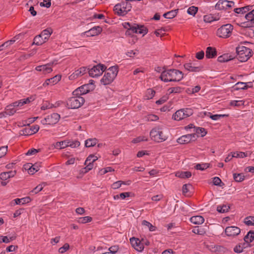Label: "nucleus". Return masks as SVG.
<instances>
[{"mask_svg":"<svg viewBox=\"0 0 254 254\" xmlns=\"http://www.w3.org/2000/svg\"><path fill=\"white\" fill-rule=\"evenodd\" d=\"M40 5L41 7L49 8L51 5V0H43V2L40 3Z\"/></svg>","mask_w":254,"mask_h":254,"instance_id":"nucleus-53","label":"nucleus"},{"mask_svg":"<svg viewBox=\"0 0 254 254\" xmlns=\"http://www.w3.org/2000/svg\"><path fill=\"white\" fill-rule=\"evenodd\" d=\"M195 131L196 134H200L201 137H204L207 134V131L203 127H196Z\"/></svg>","mask_w":254,"mask_h":254,"instance_id":"nucleus-38","label":"nucleus"},{"mask_svg":"<svg viewBox=\"0 0 254 254\" xmlns=\"http://www.w3.org/2000/svg\"><path fill=\"white\" fill-rule=\"evenodd\" d=\"M208 167L209 165L207 163L202 164H198L195 166V168L197 170H200L202 171L204 170V169H207V168H208Z\"/></svg>","mask_w":254,"mask_h":254,"instance_id":"nucleus-55","label":"nucleus"},{"mask_svg":"<svg viewBox=\"0 0 254 254\" xmlns=\"http://www.w3.org/2000/svg\"><path fill=\"white\" fill-rule=\"evenodd\" d=\"M61 76L60 75H57L52 78L47 79L43 84V86H45V85H49L50 84L54 85L58 83L61 80Z\"/></svg>","mask_w":254,"mask_h":254,"instance_id":"nucleus-21","label":"nucleus"},{"mask_svg":"<svg viewBox=\"0 0 254 254\" xmlns=\"http://www.w3.org/2000/svg\"><path fill=\"white\" fill-rule=\"evenodd\" d=\"M119 71V66L115 65L110 67L108 69L107 72L110 73L113 77L116 78Z\"/></svg>","mask_w":254,"mask_h":254,"instance_id":"nucleus-28","label":"nucleus"},{"mask_svg":"<svg viewBox=\"0 0 254 254\" xmlns=\"http://www.w3.org/2000/svg\"><path fill=\"white\" fill-rule=\"evenodd\" d=\"M244 223L248 226H254V216H248L245 218Z\"/></svg>","mask_w":254,"mask_h":254,"instance_id":"nucleus-40","label":"nucleus"},{"mask_svg":"<svg viewBox=\"0 0 254 254\" xmlns=\"http://www.w3.org/2000/svg\"><path fill=\"white\" fill-rule=\"evenodd\" d=\"M69 248V245L67 243H65L62 247H61L59 249V252L61 254H63L67 251Z\"/></svg>","mask_w":254,"mask_h":254,"instance_id":"nucleus-56","label":"nucleus"},{"mask_svg":"<svg viewBox=\"0 0 254 254\" xmlns=\"http://www.w3.org/2000/svg\"><path fill=\"white\" fill-rule=\"evenodd\" d=\"M106 69V66L105 65L99 64L90 69L88 73L91 77H97L101 75Z\"/></svg>","mask_w":254,"mask_h":254,"instance_id":"nucleus-9","label":"nucleus"},{"mask_svg":"<svg viewBox=\"0 0 254 254\" xmlns=\"http://www.w3.org/2000/svg\"><path fill=\"white\" fill-rule=\"evenodd\" d=\"M183 112H184V108L177 111L175 114H173L172 118L176 121H180L184 119Z\"/></svg>","mask_w":254,"mask_h":254,"instance_id":"nucleus-23","label":"nucleus"},{"mask_svg":"<svg viewBox=\"0 0 254 254\" xmlns=\"http://www.w3.org/2000/svg\"><path fill=\"white\" fill-rule=\"evenodd\" d=\"M233 59L234 57L233 56H229L228 54H225L218 57L217 60L220 63H224L228 62Z\"/></svg>","mask_w":254,"mask_h":254,"instance_id":"nucleus-24","label":"nucleus"},{"mask_svg":"<svg viewBox=\"0 0 254 254\" xmlns=\"http://www.w3.org/2000/svg\"><path fill=\"white\" fill-rule=\"evenodd\" d=\"M7 152V146L0 147V158L4 157Z\"/></svg>","mask_w":254,"mask_h":254,"instance_id":"nucleus-51","label":"nucleus"},{"mask_svg":"<svg viewBox=\"0 0 254 254\" xmlns=\"http://www.w3.org/2000/svg\"><path fill=\"white\" fill-rule=\"evenodd\" d=\"M217 55V51L215 48L208 47L206 50V57L207 59H212Z\"/></svg>","mask_w":254,"mask_h":254,"instance_id":"nucleus-20","label":"nucleus"},{"mask_svg":"<svg viewBox=\"0 0 254 254\" xmlns=\"http://www.w3.org/2000/svg\"><path fill=\"white\" fill-rule=\"evenodd\" d=\"M254 239V231H250L244 237V240L246 242L251 243Z\"/></svg>","mask_w":254,"mask_h":254,"instance_id":"nucleus-32","label":"nucleus"},{"mask_svg":"<svg viewBox=\"0 0 254 254\" xmlns=\"http://www.w3.org/2000/svg\"><path fill=\"white\" fill-rule=\"evenodd\" d=\"M237 59L241 62L247 61L253 55V51L244 46H239L236 49Z\"/></svg>","mask_w":254,"mask_h":254,"instance_id":"nucleus-2","label":"nucleus"},{"mask_svg":"<svg viewBox=\"0 0 254 254\" xmlns=\"http://www.w3.org/2000/svg\"><path fill=\"white\" fill-rule=\"evenodd\" d=\"M131 4L125 0L122 1L120 3L116 4L114 11L118 16H125L131 10Z\"/></svg>","mask_w":254,"mask_h":254,"instance_id":"nucleus-3","label":"nucleus"},{"mask_svg":"<svg viewBox=\"0 0 254 254\" xmlns=\"http://www.w3.org/2000/svg\"><path fill=\"white\" fill-rule=\"evenodd\" d=\"M169 94L172 93H179L181 92L182 91V88L180 87H171L169 88L168 90Z\"/></svg>","mask_w":254,"mask_h":254,"instance_id":"nucleus-45","label":"nucleus"},{"mask_svg":"<svg viewBox=\"0 0 254 254\" xmlns=\"http://www.w3.org/2000/svg\"><path fill=\"white\" fill-rule=\"evenodd\" d=\"M212 249H210L211 251L214 252H224L225 248L221 246H214L212 247Z\"/></svg>","mask_w":254,"mask_h":254,"instance_id":"nucleus-47","label":"nucleus"},{"mask_svg":"<svg viewBox=\"0 0 254 254\" xmlns=\"http://www.w3.org/2000/svg\"><path fill=\"white\" fill-rule=\"evenodd\" d=\"M184 66L186 70L190 72H197L201 70V67L196 66L194 63H186L184 64Z\"/></svg>","mask_w":254,"mask_h":254,"instance_id":"nucleus-16","label":"nucleus"},{"mask_svg":"<svg viewBox=\"0 0 254 254\" xmlns=\"http://www.w3.org/2000/svg\"><path fill=\"white\" fill-rule=\"evenodd\" d=\"M43 189V184H40L35 187L31 192L35 193H37L42 190Z\"/></svg>","mask_w":254,"mask_h":254,"instance_id":"nucleus-62","label":"nucleus"},{"mask_svg":"<svg viewBox=\"0 0 254 254\" xmlns=\"http://www.w3.org/2000/svg\"><path fill=\"white\" fill-rule=\"evenodd\" d=\"M68 140H64L60 142H57L54 145L55 148L61 149L68 146Z\"/></svg>","mask_w":254,"mask_h":254,"instance_id":"nucleus-29","label":"nucleus"},{"mask_svg":"<svg viewBox=\"0 0 254 254\" xmlns=\"http://www.w3.org/2000/svg\"><path fill=\"white\" fill-rule=\"evenodd\" d=\"M190 142V136L186 134L183 135L177 139V142L183 144L188 143Z\"/></svg>","mask_w":254,"mask_h":254,"instance_id":"nucleus-30","label":"nucleus"},{"mask_svg":"<svg viewBox=\"0 0 254 254\" xmlns=\"http://www.w3.org/2000/svg\"><path fill=\"white\" fill-rule=\"evenodd\" d=\"M102 31V28L100 26H94L90 30L84 32L87 36H94L98 35Z\"/></svg>","mask_w":254,"mask_h":254,"instance_id":"nucleus-17","label":"nucleus"},{"mask_svg":"<svg viewBox=\"0 0 254 254\" xmlns=\"http://www.w3.org/2000/svg\"><path fill=\"white\" fill-rule=\"evenodd\" d=\"M92 218L90 216H85L79 218L78 222L80 223L84 224L87 222H91Z\"/></svg>","mask_w":254,"mask_h":254,"instance_id":"nucleus-44","label":"nucleus"},{"mask_svg":"<svg viewBox=\"0 0 254 254\" xmlns=\"http://www.w3.org/2000/svg\"><path fill=\"white\" fill-rule=\"evenodd\" d=\"M142 225L147 226L150 231H155L156 229V227L155 226L152 225L149 222L146 220H143L142 221Z\"/></svg>","mask_w":254,"mask_h":254,"instance_id":"nucleus-39","label":"nucleus"},{"mask_svg":"<svg viewBox=\"0 0 254 254\" xmlns=\"http://www.w3.org/2000/svg\"><path fill=\"white\" fill-rule=\"evenodd\" d=\"M213 184L215 186H218L220 187L224 185V184L221 181V179L217 177L213 178Z\"/></svg>","mask_w":254,"mask_h":254,"instance_id":"nucleus-46","label":"nucleus"},{"mask_svg":"<svg viewBox=\"0 0 254 254\" xmlns=\"http://www.w3.org/2000/svg\"><path fill=\"white\" fill-rule=\"evenodd\" d=\"M86 71V68L85 67H80L79 69L76 70L72 75L73 77H77L80 75L84 74Z\"/></svg>","mask_w":254,"mask_h":254,"instance_id":"nucleus-34","label":"nucleus"},{"mask_svg":"<svg viewBox=\"0 0 254 254\" xmlns=\"http://www.w3.org/2000/svg\"><path fill=\"white\" fill-rule=\"evenodd\" d=\"M131 246L137 251L141 252L143 251L144 247L143 246L141 241L135 237H132L129 239Z\"/></svg>","mask_w":254,"mask_h":254,"instance_id":"nucleus-13","label":"nucleus"},{"mask_svg":"<svg viewBox=\"0 0 254 254\" xmlns=\"http://www.w3.org/2000/svg\"><path fill=\"white\" fill-rule=\"evenodd\" d=\"M5 110L6 115L9 116L13 115L16 112V110L11 105L7 106L6 107Z\"/></svg>","mask_w":254,"mask_h":254,"instance_id":"nucleus-42","label":"nucleus"},{"mask_svg":"<svg viewBox=\"0 0 254 254\" xmlns=\"http://www.w3.org/2000/svg\"><path fill=\"white\" fill-rule=\"evenodd\" d=\"M122 184H125L124 182L121 181H117L113 184L112 188L114 189H117L121 186Z\"/></svg>","mask_w":254,"mask_h":254,"instance_id":"nucleus-63","label":"nucleus"},{"mask_svg":"<svg viewBox=\"0 0 254 254\" xmlns=\"http://www.w3.org/2000/svg\"><path fill=\"white\" fill-rule=\"evenodd\" d=\"M155 91L152 89H148L146 91V99L149 100L152 99L155 95Z\"/></svg>","mask_w":254,"mask_h":254,"instance_id":"nucleus-37","label":"nucleus"},{"mask_svg":"<svg viewBox=\"0 0 254 254\" xmlns=\"http://www.w3.org/2000/svg\"><path fill=\"white\" fill-rule=\"evenodd\" d=\"M198 11V7L194 6H191L190 7L188 10L187 12L188 14L194 16L195 14L196 13V12Z\"/></svg>","mask_w":254,"mask_h":254,"instance_id":"nucleus-43","label":"nucleus"},{"mask_svg":"<svg viewBox=\"0 0 254 254\" xmlns=\"http://www.w3.org/2000/svg\"><path fill=\"white\" fill-rule=\"evenodd\" d=\"M168 99L167 96H164L159 100L156 101V103L158 105H161L165 103Z\"/></svg>","mask_w":254,"mask_h":254,"instance_id":"nucleus-64","label":"nucleus"},{"mask_svg":"<svg viewBox=\"0 0 254 254\" xmlns=\"http://www.w3.org/2000/svg\"><path fill=\"white\" fill-rule=\"evenodd\" d=\"M97 159L98 157L92 154L90 155L87 158L84 163V164L86 165V167H85V169H86V172H87L93 168V163Z\"/></svg>","mask_w":254,"mask_h":254,"instance_id":"nucleus-15","label":"nucleus"},{"mask_svg":"<svg viewBox=\"0 0 254 254\" xmlns=\"http://www.w3.org/2000/svg\"><path fill=\"white\" fill-rule=\"evenodd\" d=\"M230 207L226 204L220 205L217 207V211L219 213H225L229 211Z\"/></svg>","mask_w":254,"mask_h":254,"instance_id":"nucleus-33","label":"nucleus"},{"mask_svg":"<svg viewBox=\"0 0 254 254\" xmlns=\"http://www.w3.org/2000/svg\"><path fill=\"white\" fill-rule=\"evenodd\" d=\"M31 167V168L30 169V171H29V174L33 175L39 170L40 167V163H36L33 165L32 164Z\"/></svg>","mask_w":254,"mask_h":254,"instance_id":"nucleus-35","label":"nucleus"},{"mask_svg":"<svg viewBox=\"0 0 254 254\" xmlns=\"http://www.w3.org/2000/svg\"><path fill=\"white\" fill-rule=\"evenodd\" d=\"M244 249L242 248V245L240 243L237 245L234 248V251L236 253H241L243 252Z\"/></svg>","mask_w":254,"mask_h":254,"instance_id":"nucleus-59","label":"nucleus"},{"mask_svg":"<svg viewBox=\"0 0 254 254\" xmlns=\"http://www.w3.org/2000/svg\"><path fill=\"white\" fill-rule=\"evenodd\" d=\"M183 76L182 71L178 69H170L162 71L159 78L165 82H178L183 79Z\"/></svg>","mask_w":254,"mask_h":254,"instance_id":"nucleus-1","label":"nucleus"},{"mask_svg":"<svg viewBox=\"0 0 254 254\" xmlns=\"http://www.w3.org/2000/svg\"><path fill=\"white\" fill-rule=\"evenodd\" d=\"M98 140L96 138H89L85 141V146L86 147H90L94 146L97 143Z\"/></svg>","mask_w":254,"mask_h":254,"instance_id":"nucleus-31","label":"nucleus"},{"mask_svg":"<svg viewBox=\"0 0 254 254\" xmlns=\"http://www.w3.org/2000/svg\"><path fill=\"white\" fill-rule=\"evenodd\" d=\"M15 41V40H10L4 42L3 44L0 46V51H2L4 49V47H7L8 46L14 43Z\"/></svg>","mask_w":254,"mask_h":254,"instance_id":"nucleus-48","label":"nucleus"},{"mask_svg":"<svg viewBox=\"0 0 254 254\" xmlns=\"http://www.w3.org/2000/svg\"><path fill=\"white\" fill-rule=\"evenodd\" d=\"M192 188V186L190 184H185L182 187L183 193L186 194L190 191V189Z\"/></svg>","mask_w":254,"mask_h":254,"instance_id":"nucleus-52","label":"nucleus"},{"mask_svg":"<svg viewBox=\"0 0 254 254\" xmlns=\"http://www.w3.org/2000/svg\"><path fill=\"white\" fill-rule=\"evenodd\" d=\"M179 9H176L175 10H172L170 11L167 12L168 16L169 17V19H172L174 18L177 15Z\"/></svg>","mask_w":254,"mask_h":254,"instance_id":"nucleus-49","label":"nucleus"},{"mask_svg":"<svg viewBox=\"0 0 254 254\" xmlns=\"http://www.w3.org/2000/svg\"><path fill=\"white\" fill-rule=\"evenodd\" d=\"M115 78L113 77L110 73L106 72L101 79V82L104 85H108L111 83Z\"/></svg>","mask_w":254,"mask_h":254,"instance_id":"nucleus-18","label":"nucleus"},{"mask_svg":"<svg viewBox=\"0 0 254 254\" xmlns=\"http://www.w3.org/2000/svg\"><path fill=\"white\" fill-rule=\"evenodd\" d=\"M233 178L236 182H241L244 180L245 176L243 173H234L233 174Z\"/></svg>","mask_w":254,"mask_h":254,"instance_id":"nucleus-36","label":"nucleus"},{"mask_svg":"<svg viewBox=\"0 0 254 254\" xmlns=\"http://www.w3.org/2000/svg\"><path fill=\"white\" fill-rule=\"evenodd\" d=\"M193 113V110L191 108H184V112L183 114L184 116V119L187 118L191 116Z\"/></svg>","mask_w":254,"mask_h":254,"instance_id":"nucleus-41","label":"nucleus"},{"mask_svg":"<svg viewBox=\"0 0 254 254\" xmlns=\"http://www.w3.org/2000/svg\"><path fill=\"white\" fill-rule=\"evenodd\" d=\"M190 221L194 224H201L204 222V219L202 216L197 215L191 217Z\"/></svg>","mask_w":254,"mask_h":254,"instance_id":"nucleus-22","label":"nucleus"},{"mask_svg":"<svg viewBox=\"0 0 254 254\" xmlns=\"http://www.w3.org/2000/svg\"><path fill=\"white\" fill-rule=\"evenodd\" d=\"M204 21L207 23H210L214 20L213 17L211 15H206L203 17Z\"/></svg>","mask_w":254,"mask_h":254,"instance_id":"nucleus-61","label":"nucleus"},{"mask_svg":"<svg viewBox=\"0 0 254 254\" xmlns=\"http://www.w3.org/2000/svg\"><path fill=\"white\" fill-rule=\"evenodd\" d=\"M36 70L39 71H42L43 73H50L52 71V68L51 67V64H48L45 65L37 66L36 67Z\"/></svg>","mask_w":254,"mask_h":254,"instance_id":"nucleus-19","label":"nucleus"},{"mask_svg":"<svg viewBox=\"0 0 254 254\" xmlns=\"http://www.w3.org/2000/svg\"><path fill=\"white\" fill-rule=\"evenodd\" d=\"M233 29V26L230 24L222 25L217 31V35L219 37L226 38L229 37Z\"/></svg>","mask_w":254,"mask_h":254,"instance_id":"nucleus-7","label":"nucleus"},{"mask_svg":"<svg viewBox=\"0 0 254 254\" xmlns=\"http://www.w3.org/2000/svg\"><path fill=\"white\" fill-rule=\"evenodd\" d=\"M85 100L81 96H72L66 101V107L68 109H77L84 103Z\"/></svg>","mask_w":254,"mask_h":254,"instance_id":"nucleus-5","label":"nucleus"},{"mask_svg":"<svg viewBox=\"0 0 254 254\" xmlns=\"http://www.w3.org/2000/svg\"><path fill=\"white\" fill-rule=\"evenodd\" d=\"M176 176L183 179L189 178L191 176V173L190 171L177 172Z\"/></svg>","mask_w":254,"mask_h":254,"instance_id":"nucleus-27","label":"nucleus"},{"mask_svg":"<svg viewBox=\"0 0 254 254\" xmlns=\"http://www.w3.org/2000/svg\"><path fill=\"white\" fill-rule=\"evenodd\" d=\"M247 21L243 22L241 26L243 28H249L254 27V9L247 13L245 16Z\"/></svg>","mask_w":254,"mask_h":254,"instance_id":"nucleus-11","label":"nucleus"},{"mask_svg":"<svg viewBox=\"0 0 254 254\" xmlns=\"http://www.w3.org/2000/svg\"><path fill=\"white\" fill-rule=\"evenodd\" d=\"M148 32V29L143 25H139L133 24V27L128 28L126 32V35L127 36H133L134 33L142 34L143 36Z\"/></svg>","mask_w":254,"mask_h":254,"instance_id":"nucleus-6","label":"nucleus"},{"mask_svg":"<svg viewBox=\"0 0 254 254\" xmlns=\"http://www.w3.org/2000/svg\"><path fill=\"white\" fill-rule=\"evenodd\" d=\"M253 6V5H249L240 8H236L234 9V11L237 13H244L252 10Z\"/></svg>","mask_w":254,"mask_h":254,"instance_id":"nucleus-25","label":"nucleus"},{"mask_svg":"<svg viewBox=\"0 0 254 254\" xmlns=\"http://www.w3.org/2000/svg\"><path fill=\"white\" fill-rule=\"evenodd\" d=\"M22 133H21V135H32V132H31V130L30 127H26L21 130Z\"/></svg>","mask_w":254,"mask_h":254,"instance_id":"nucleus-60","label":"nucleus"},{"mask_svg":"<svg viewBox=\"0 0 254 254\" xmlns=\"http://www.w3.org/2000/svg\"><path fill=\"white\" fill-rule=\"evenodd\" d=\"M234 5L233 1L220 0L216 4L215 8L218 10L228 9Z\"/></svg>","mask_w":254,"mask_h":254,"instance_id":"nucleus-12","label":"nucleus"},{"mask_svg":"<svg viewBox=\"0 0 254 254\" xmlns=\"http://www.w3.org/2000/svg\"><path fill=\"white\" fill-rule=\"evenodd\" d=\"M80 90L81 91L83 95L88 93L90 89L89 88V84H84L79 87Z\"/></svg>","mask_w":254,"mask_h":254,"instance_id":"nucleus-50","label":"nucleus"},{"mask_svg":"<svg viewBox=\"0 0 254 254\" xmlns=\"http://www.w3.org/2000/svg\"><path fill=\"white\" fill-rule=\"evenodd\" d=\"M150 136L152 140L157 142H161L166 140L167 137L163 134L159 128H154L150 132Z\"/></svg>","mask_w":254,"mask_h":254,"instance_id":"nucleus-8","label":"nucleus"},{"mask_svg":"<svg viewBox=\"0 0 254 254\" xmlns=\"http://www.w3.org/2000/svg\"><path fill=\"white\" fill-rule=\"evenodd\" d=\"M15 204H24L31 201L30 197L27 196L22 198H16L14 200Z\"/></svg>","mask_w":254,"mask_h":254,"instance_id":"nucleus-26","label":"nucleus"},{"mask_svg":"<svg viewBox=\"0 0 254 254\" xmlns=\"http://www.w3.org/2000/svg\"><path fill=\"white\" fill-rule=\"evenodd\" d=\"M241 232L240 229L236 226H228L225 230V233L229 237H235L238 235Z\"/></svg>","mask_w":254,"mask_h":254,"instance_id":"nucleus-14","label":"nucleus"},{"mask_svg":"<svg viewBox=\"0 0 254 254\" xmlns=\"http://www.w3.org/2000/svg\"><path fill=\"white\" fill-rule=\"evenodd\" d=\"M60 118V116L57 113H53L50 115L47 116L43 120L41 121L43 125H55L58 122Z\"/></svg>","mask_w":254,"mask_h":254,"instance_id":"nucleus-10","label":"nucleus"},{"mask_svg":"<svg viewBox=\"0 0 254 254\" xmlns=\"http://www.w3.org/2000/svg\"><path fill=\"white\" fill-rule=\"evenodd\" d=\"M245 84H246L245 82H239L237 83H236V89L237 90H239V89L246 90V89H247V86H246V85H245Z\"/></svg>","mask_w":254,"mask_h":254,"instance_id":"nucleus-57","label":"nucleus"},{"mask_svg":"<svg viewBox=\"0 0 254 254\" xmlns=\"http://www.w3.org/2000/svg\"><path fill=\"white\" fill-rule=\"evenodd\" d=\"M68 146H70L72 148H75L78 147L80 143V142L78 140H74V141H69L68 140Z\"/></svg>","mask_w":254,"mask_h":254,"instance_id":"nucleus-54","label":"nucleus"},{"mask_svg":"<svg viewBox=\"0 0 254 254\" xmlns=\"http://www.w3.org/2000/svg\"><path fill=\"white\" fill-rule=\"evenodd\" d=\"M53 33L51 28L44 30L40 34L36 36L34 39V44L36 45H41L45 43Z\"/></svg>","mask_w":254,"mask_h":254,"instance_id":"nucleus-4","label":"nucleus"},{"mask_svg":"<svg viewBox=\"0 0 254 254\" xmlns=\"http://www.w3.org/2000/svg\"><path fill=\"white\" fill-rule=\"evenodd\" d=\"M147 139L146 138H145L144 136H138L135 138H134L132 140L131 142L133 143H136L140 142L142 141H147Z\"/></svg>","mask_w":254,"mask_h":254,"instance_id":"nucleus-58","label":"nucleus"}]
</instances>
